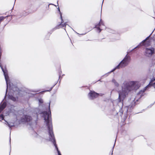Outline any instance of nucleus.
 I'll use <instances>...</instances> for the list:
<instances>
[{"label":"nucleus","mask_w":155,"mask_h":155,"mask_svg":"<svg viewBox=\"0 0 155 155\" xmlns=\"http://www.w3.org/2000/svg\"><path fill=\"white\" fill-rule=\"evenodd\" d=\"M124 90L125 93L128 92L133 90H136L140 87L139 84L137 82L130 81L124 83Z\"/></svg>","instance_id":"obj_1"},{"label":"nucleus","mask_w":155,"mask_h":155,"mask_svg":"<svg viewBox=\"0 0 155 155\" xmlns=\"http://www.w3.org/2000/svg\"><path fill=\"white\" fill-rule=\"evenodd\" d=\"M128 59L127 57H125L120 64L114 69L112 71H114L116 69H119L120 68L125 67L128 64Z\"/></svg>","instance_id":"obj_2"},{"label":"nucleus","mask_w":155,"mask_h":155,"mask_svg":"<svg viewBox=\"0 0 155 155\" xmlns=\"http://www.w3.org/2000/svg\"><path fill=\"white\" fill-rule=\"evenodd\" d=\"M103 95L102 94H99L95 92L94 91H91L88 93V96L92 100H93L97 97L99 96H102Z\"/></svg>","instance_id":"obj_3"},{"label":"nucleus","mask_w":155,"mask_h":155,"mask_svg":"<svg viewBox=\"0 0 155 155\" xmlns=\"http://www.w3.org/2000/svg\"><path fill=\"white\" fill-rule=\"evenodd\" d=\"M155 48L153 47L146 48L145 49V55L148 57L151 56L155 53Z\"/></svg>","instance_id":"obj_4"},{"label":"nucleus","mask_w":155,"mask_h":155,"mask_svg":"<svg viewBox=\"0 0 155 155\" xmlns=\"http://www.w3.org/2000/svg\"><path fill=\"white\" fill-rule=\"evenodd\" d=\"M0 67L1 68L3 72L4 75L5 76V80L7 82L9 80V77L8 75V71L6 67L5 66L4 68H3L1 64L0 63Z\"/></svg>","instance_id":"obj_5"},{"label":"nucleus","mask_w":155,"mask_h":155,"mask_svg":"<svg viewBox=\"0 0 155 155\" xmlns=\"http://www.w3.org/2000/svg\"><path fill=\"white\" fill-rule=\"evenodd\" d=\"M150 36L147 37L145 40L142 41L141 44V46H143L147 47L150 46L151 44V41L149 40Z\"/></svg>","instance_id":"obj_6"},{"label":"nucleus","mask_w":155,"mask_h":155,"mask_svg":"<svg viewBox=\"0 0 155 155\" xmlns=\"http://www.w3.org/2000/svg\"><path fill=\"white\" fill-rule=\"evenodd\" d=\"M60 18L61 19V23L58 25L57 26V28H62L64 27H66V23H64V21L62 18V14L60 12Z\"/></svg>","instance_id":"obj_7"},{"label":"nucleus","mask_w":155,"mask_h":155,"mask_svg":"<svg viewBox=\"0 0 155 155\" xmlns=\"http://www.w3.org/2000/svg\"><path fill=\"white\" fill-rule=\"evenodd\" d=\"M22 120L26 122H30L32 120V118L30 116L28 115H25Z\"/></svg>","instance_id":"obj_8"},{"label":"nucleus","mask_w":155,"mask_h":155,"mask_svg":"<svg viewBox=\"0 0 155 155\" xmlns=\"http://www.w3.org/2000/svg\"><path fill=\"white\" fill-rule=\"evenodd\" d=\"M101 25H104L103 23L102 22L101 19L100 22L97 24H96L95 26V27H94L96 28L97 30L99 31V33L102 30V29H101L100 28V26Z\"/></svg>","instance_id":"obj_9"},{"label":"nucleus","mask_w":155,"mask_h":155,"mask_svg":"<svg viewBox=\"0 0 155 155\" xmlns=\"http://www.w3.org/2000/svg\"><path fill=\"white\" fill-rule=\"evenodd\" d=\"M50 139L51 140V141H52L53 143L54 146H55V147L58 151V155H61L60 152V151L59 150L58 148L57 145L56 144V140H55V138H50Z\"/></svg>","instance_id":"obj_10"},{"label":"nucleus","mask_w":155,"mask_h":155,"mask_svg":"<svg viewBox=\"0 0 155 155\" xmlns=\"http://www.w3.org/2000/svg\"><path fill=\"white\" fill-rule=\"evenodd\" d=\"M6 104L5 102H3L1 105H0V113L5 108Z\"/></svg>","instance_id":"obj_11"},{"label":"nucleus","mask_w":155,"mask_h":155,"mask_svg":"<svg viewBox=\"0 0 155 155\" xmlns=\"http://www.w3.org/2000/svg\"><path fill=\"white\" fill-rule=\"evenodd\" d=\"M124 95H123V94L122 92H119V97L118 98V99L119 100V102H121V98Z\"/></svg>","instance_id":"obj_12"},{"label":"nucleus","mask_w":155,"mask_h":155,"mask_svg":"<svg viewBox=\"0 0 155 155\" xmlns=\"http://www.w3.org/2000/svg\"><path fill=\"white\" fill-rule=\"evenodd\" d=\"M8 98L9 99L13 101H16V98L12 95H9Z\"/></svg>","instance_id":"obj_13"},{"label":"nucleus","mask_w":155,"mask_h":155,"mask_svg":"<svg viewBox=\"0 0 155 155\" xmlns=\"http://www.w3.org/2000/svg\"><path fill=\"white\" fill-rule=\"evenodd\" d=\"M147 86H146L145 87V88H144V89H143V90L140 91L139 92V94H140L141 93V92H142L143 93H144L145 92V91L146 90V88H147Z\"/></svg>","instance_id":"obj_14"},{"label":"nucleus","mask_w":155,"mask_h":155,"mask_svg":"<svg viewBox=\"0 0 155 155\" xmlns=\"http://www.w3.org/2000/svg\"><path fill=\"white\" fill-rule=\"evenodd\" d=\"M4 119V116L3 115L1 114L0 115V121H2Z\"/></svg>","instance_id":"obj_15"},{"label":"nucleus","mask_w":155,"mask_h":155,"mask_svg":"<svg viewBox=\"0 0 155 155\" xmlns=\"http://www.w3.org/2000/svg\"><path fill=\"white\" fill-rule=\"evenodd\" d=\"M54 86L51 87L49 90H46L45 91H50L53 88V87H54Z\"/></svg>","instance_id":"obj_16"},{"label":"nucleus","mask_w":155,"mask_h":155,"mask_svg":"<svg viewBox=\"0 0 155 155\" xmlns=\"http://www.w3.org/2000/svg\"><path fill=\"white\" fill-rule=\"evenodd\" d=\"M155 81V78H153V79H152L151 80V81L150 82L149 84V85H150V83H151L153 82V81Z\"/></svg>","instance_id":"obj_17"},{"label":"nucleus","mask_w":155,"mask_h":155,"mask_svg":"<svg viewBox=\"0 0 155 155\" xmlns=\"http://www.w3.org/2000/svg\"><path fill=\"white\" fill-rule=\"evenodd\" d=\"M5 121L6 122V124L8 126L10 127H11L12 126L9 124V123L7 122L5 120Z\"/></svg>","instance_id":"obj_18"},{"label":"nucleus","mask_w":155,"mask_h":155,"mask_svg":"<svg viewBox=\"0 0 155 155\" xmlns=\"http://www.w3.org/2000/svg\"><path fill=\"white\" fill-rule=\"evenodd\" d=\"M49 110L50 113V114H51V111H50V104H49Z\"/></svg>","instance_id":"obj_19"},{"label":"nucleus","mask_w":155,"mask_h":155,"mask_svg":"<svg viewBox=\"0 0 155 155\" xmlns=\"http://www.w3.org/2000/svg\"><path fill=\"white\" fill-rule=\"evenodd\" d=\"M115 84L117 86H119V84L117 83H115Z\"/></svg>","instance_id":"obj_20"},{"label":"nucleus","mask_w":155,"mask_h":155,"mask_svg":"<svg viewBox=\"0 0 155 155\" xmlns=\"http://www.w3.org/2000/svg\"><path fill=\"white\" fill-rule=\"evenodd\" d=\"M37 10V8H36L35 10V11H36Z\"/></svg>","instance_id":"obj_21"},{"label":"nucleus","mask_w":155,"mask_h":155,"mask_svg":"<svg viewBox=\"0 0 155 155\" xmlns=\"http://www.w3.org/2000/svg\"><path fill=\"white\" fill-rule=\"evenodd\" d=\"M153 85H155V82L153 84Z\"/></svg>","instance_id":"obj_22"}]
</instances>
